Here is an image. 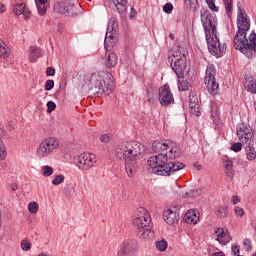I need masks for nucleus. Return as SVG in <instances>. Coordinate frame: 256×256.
I'll list each match as a JSON object with an SVG mask.
<instances>
[{"label":"nucleus","instance_id":"e2e57ef3","mask_svg":"<svg viewBox=\"0 0 256 256\" xmlns=\"http://www.w3.org/2000/svg\"><path fill=\"white\" fill-rule=\"evenodd\" d=\"M201 169V166H198V171Z\"/></svg>","mask_w":256,"mask_h":256},{"label":"nucleus","instance_id":"a18cd8bd","mask_svg":"<svg viewBox=\"0 0 256 256\" xmlns=\"http://www.w3.org/2000/svg\"><path fill=\"white\" fill-rule=\"evenodd\" d=\"M164 13H171L173 11V4L166 3L163 7Z\"/></svg>","mask_w":256,"mask_h":256},{"label":"nucleus","instance_id":"f704fd0d","mask_svg":"<svg viewBox=\"0 0 256 256\" xmlns=\"http://www.w3.org/2000/svg\"><path fill=\"white\" fill-rule=\"evenodd\" d=\"M52 174H53V167H51V166H43L42 167L43 177H51Z\"/></svg>","mask_w":256,"mask_h":256},{"label":"nucleus","instance_id":"9d476101","mask_svg":"<svg viewBox=\"0 0 256 256\" xmlns=\"http://www.w3.org/2000/svg\"><path fill=\"white\" fill-rule=\"evenodd\" d=\"M117 27H119V24H117L115 18H111L108 22L104 40V47L106 51H111L112 47H115V44L117 43Z\"/></svg>","mask_w":256,"mask_h":256},{"label":"nucleus","instance_id":"a211bd4d","mask_svg":"<svg viewBox=\"0 0 256 256\" xmlns=\"http://www.w3.org/2000/svg\"><path fill=\"white\" fill-rule=\"evenodd\" d=\"M163 217H164V221H165V223H167V225H175V223H177V221H179L177 212H174L171 209H167L166 211H164Z\"/></svg>","mask_w":256,"mask_h":256},{"label":"nucleus","instance_id":"c85d7f7f","mask_svg":"<svg viewBox=\"0 0 256 256\" xmlns=\"http://www.w3.org/2000/svg\"><path fill=\"white\" fill-rule=\"evenodd\" d=\"M227 206H220L216 210L217 217H220V219H225L228 215Z\"/></svg>","mask_w":256,"mask_h":256},{"label":"nucleus","instance_id":"6e6d98bb","mask_svg":"<svg viewBox=\"0 0 256 256\" xmlns=\"http://www.w3.org/2000/svg\"><path fill=\"white\" fill-rule=\"evenodd\" d=\"M58 33H63V24L59 23L57 28Z\"/></svg>","mask_w":256,"mask_h":256},{"label":"nucleus","instance_id":"864d4df0","mask_svg":"<svg viewBox=\"0 0 256 256\" xmlns=\"http://www.w3.org/2000/svg\"><path fill=\"white\" fill-rule=\"evenodd\" d=\"M239 201H240L239 196H233V200H232L233 205H237Z\"/></svg>","mask_w":256,"mask_h":256},{"label":"nucleus","instance_id":"dca6fc26","mask_svg":"<svg viewBox=\"0 0 256 256\" xmlns=\"http://www.w3.org/2000/svg\"><path fill=\"white\" fill-rule=\"evenodd\" d=\"M109 4L114 5L120 17H125L127 13V0H109Z\"/></svg>","mask_w":256,"mask_h":256},{"label":"nucleus","instance_id":"603ef678","mask_svg":"<svg viewBox=\"0 0 256 256\" xmlns=\"http://www.w3.org/2000/svg\"><path fill=\"white\" fill-rule=\"evenodd\" d=\"M233 255H239V246H232Z\"/></svg>","mask_w":256,"mask_h":256},{"label":"nucleus","instance_id":"f8f14e48","mask_svg":"<svg viewBox=\"0 0 256 256\" xmlns=\"http://www.w3.org/2000/svg\"><path fill=\"white\" fill-rule=\"evenodd\" d=\"M215 66L208 65L206 69V76L204 78V83L207 87V90L210 92V95H217L219 93V83L215 81L216 75Z\"/></svg>","mask_w":256,"mask_h":256},{"label":"nucleus","instance_id":"3c124183","mask_svg":"<svg viewBox=\"0 0 256 256\" xmlns=\"http://www.w3.org/2000/svg\"><path fill=\"white\" fill-rule=\"evenodd\" d=\"M135 15H137V10H135V8H131L130 19H135Z\"/></svg>","mask_w":256,"mask_h":256},{"label":"nucleus","instance_id":"f3484780","mask_svg":"<svg viewBox=\"0 0 256 256\" xmlns=\"http://www.w3.org/2000/svg\"><path fill=\"white\" fill-rule=\"evenodd\" d=\"M215 235H217L216 241H219L221 245H227L231 241V236L223 228H216Z\"/></svg>","mask_w":256,"mask_h":256},{"label":"nucleus","instance_id":"412c9836","mask_svg":"<svg viewBox=\"0 0 256 256\" xmlns=\"http://www.w3.org/2000/svg\"><path fill=\"white\" fill-rule=\"evenodd\" d=\"M39 57H43V51L37 46L30 47V63H35Z\"/></svg>","mask_w":256,"mask_h":256},{"label":"nucleus","instance_id":"ddd939ff","mask_svg":"<svg viewBox=\"0 0 256 256\" xmlns=\"http://www.w3.org/2000/svg\"><path fill=\"white\" fill-rule=\"evenodd\" d=\"M54 11L65 17H75L77 15V6L71 1L60 2L54 5Z\"/></svg>","mask_w":256,"mask_h":256},{"label":"nucleus","instance_id":"4468645a","mask_svg":"<svg viewBox=\"0 0 256 256\" xmlns=\"http://www.w3.org/2000/svg\"><path fill=\"white\" fill-rule=\"evenodd\" d=\"M237 135L239 141H241L242 145H255V141L253 140L255 137V133L253 132V128L250 126H245L237 130Z\"/></svg>","mask_w":256,"mask_h":256},{"label":"nucleus","instance_id":"6e6552de","mask_svg":"<svg viewBox=\"0 0 256 256\" xmlns=\"http://www.w3.org/2000/svg\"><path fill=\"white\" fill-rule=\"evenodd\" d=\"M200 17L206 37L217 35V16L211 14L209 10L202 9L200 11Z\"/></svg>","mask_w":256,"mask_h":256},{"label":"nucleus","instance_id":"423d86ee","mask_svg":"<svg viewBox=\"0 0 256 256\" xmlns=\"http://www.w3.org/2000/svg\"><path fill=\"white\" fill-rule=\"evenodd\" d=\"M168 61L177 77L181 78L185 75V71H187V51L183 50V52H181L180 49L172 50Z\"/></svg>","mask_w":256,"mask_h":256},{"label":"nucleus","instance_id":"2f4dec72","mask_svg":"<svg viewBox=\"0 0 256 256\" xmlns=\"http://www.w3.org/2000/svg\"><path fill=\"white\" fill-rule=\"evenodd\" d=\"M225 5V11L228 17H231V11H233V0H223Z\"/></svg>","mask_w":256,"mask_h":256},{"label":"nucleus","instance_id":"bb28decb","mask_svg":"<svg viewBox=\"0 0 256 256\" xmlns=\"http://www.w3.org/2000/svg\"><path fill=\"white\" fill-rule=\"evenodd\" d=\"M178 89L179 91L189 90V82L185 80V75H183V77H178Z\"/></svg>","mask_w":256,"mask_h":256},{"label":"nucleus","instance_id":"9b49d317","mask_svg":"<svg viewBox=\"0 0 256 256\" xmlns=\"http://www.w3.org/2000/svg\"><path fill=\"white\" fill-rule=\"evenodd\" d=\"M75 159L76 165L81 171H91L97 165V156L93 153H82Z\"/></svg>","mask_w":256,"mask_h":256},{"label":"nucleus","instance_id":"ea45409f","mask_svg":"<svg viewBox=\"0 0 256 256\" xmlns=\"http://www.w3.org/2000/svg\"><path fill=\"white\" fill-rule=\"evenodd\" d=\"M28 211H30V213H37V211H39V204H37V202H31L28 205Z\"/></svg>","mask_w":256,"mask_h":256},{"label":"nucleus","instance_id":"5701e85b","mask_svg":"<svg viewBox=\"0 0 256 256\" xmlns=\"http://www.w3.org/2000/svg\"><path fill=\"white\" fill-rule=\"evenodd\" d=\"M243 147L246 151V156L248 161H255L256 160L255 145L246 144Z\"/></svg>","mask_w":256,"mask_h":256},{"label":"nucleus","instance_id":"2eb2a0df","mask_svg":"<svg viewBox=\"0 0 256 256\" xmlns=\"http://www.w3.org/2000/svg\"><path fill=\"white\" fill-rule=\"evenodd\" d=\"M158 99L162 107H167L171 103H175V98H173V93H171V88H169L168 84L159 88Z\"/></svg>","mask_w":256,"mask_h":256},{"label":"nucleus","instance_id":"393cba45","mask_svg":"<svg viewBox=\"0 0 256 256\" xmlns=\"http://www.w3.org/2000/svg\"><path fill=\"white\" fill-rule=\"evenodd\" d=\"M223 165H224V169L227 177H229L230 179H233L235 175V170H233V161L226 160L224 161Z\"/></svg>","mask_w":256,"mask_h":256},{"label":"nucleus","instance_id":"c9c22d12","mask_svg":"<svg viewBox=\"0 0 256 256\" xmlns=\"http://www.w3.org/2000/svg\"><path fill=\"white\" fill-rule=\"evenodd\" d=\"M65 181V176L63 174H59L54 176V179L52 180V185H61Z\"/></svg>","mask_w":256,"mask_h":256},{"label":"nucleus","instance_id":"7c9ffc66","mask_svg":"<svg viewBox=\"0 0 256 256\" xmlns=\"http://www.w3.org/2000/svg\"><path fill=\"white\" fill-rule=\"evenodd\" d=\"M7 159V149L5 148V144H3V140L0 138V161H5Z\"/></svg>","mask_w":256,"mask_h":256},{"label":"nucleus","instance_id":"13d9d810","mask_svg":"<svg viewBox=\"0 0 256 256\" xmlns=\"http://www.w3.org/2000/svg\"><path fill=\"white\" fill-rule=\"evenodd\" d=\"M38 5H45L47 3V0H37Z\"/></svg>","mask_w":256,"mask_h":256},{"label":"nucleus","instance_id":"b1692460","mask_svg":"<svg viewBox=\"0 0 256 256\" xmlns=\"http://www.w3.org/2000/svg\"><path fill=\"white\" fill-rule=\"evenodd\" d=\"M117 61H118V58L115 52H111L108 55H106V67L108 69L115 67V65H117Z\"/></svg>","mask_w":256,"mask_h":256},{"label":"nucleus","instance_id":"aec40b11","mask_svg":"<svg viewBox=\"0 0 256 256\" xmlns=\"http://www.w3.org/2000/svg\"><path fill=\"white\" fill-rule=\"evenodd\" d=\"M133 253V244L130 242H123L117 252V256H129Z\"/></svg>","mask_w":256,"mask_h":256},{"label":"nucleus","instance_id":"7ed1b4c3","mask_svg":"<svg viewBox=\"0 0 256 256\" xmlns=\"http://www.w3.org/2000/svg\"><path fill=\"white\" fill-rule=\"evenodd\" d=\"M145 146L141 142H124L117 146L115 155L117 159L125 161V171L128 177H133L139 169V159L145 155Z\"/></svg>","mask_w":256,"mask_h":256},{"label":"nucleus","instance_id":"6ab92c4d","mask_svg":"<svg viewBox=\"0 0 256 256\" xmlns=\"http://www.w3.org/2000/svg\"><path fill=\"white\" fill-rule=\"evenodd\" d=\"M189 108L192 115H196V117L201 115V110L199 109V98H197V95L191 96L189 101Z\"/></svg>","mask_w":256,"mask_h":256},{"label":"nucleus","instance_id":"4d7b16f0","mask_svg":"<svg viewBox=\"0 0 256 256\" xmlns=\"http://www.w3.org/2000/svg\"><path fill=\"white\" fill-rule=\"evenodd\" d=\"M211 256H225V253H223V252H216V253H213Z\"/></svg>","mask_w":256,"mask_h":256},{"label":"nucleus","instance_id":"4c0bfd02","mask_svg":"<svg viewBox=\"0 0 256 256\" xmlns=\"http://www.w3.org/2000/svg\"><path fill=\"white\" fill-rule=\"evenodd\" d=\"M243 149V142L239 143H233L231 145V150L234 151V153H239V151H241Z\"/></svg>","mask_w":256,"mask_h":256},{"label":"nucleus","instance_id":"a19ab883","mask_svg":"<svg viewBox=\"0 0 256 256\" xmlns=\"http://www.w3.org/2000/svg\"><path fill=\"white\" fill-rule=\"evenodd\" d=\"M46 107H47V113H53V111L57 109V104H55V102L53 101H48L46 104Z\"/></svg>","mask_w":256,"mask_h":256},{"label":"nucleus","instance_id":"4be33fe9","mask_svg":"<svg viewBox=\"0 0 256 256\" xmlns=\"http://www.w3.org/2000/svg\"><path fill=\"white\" fill-rule=\"evenodd\" d=\"M245 88L249 93L256 95V76L246 78Z\"/></svg>","mask_w":256,"mask_h":256},{"label":"nucleus","instance_id":"39448f33","mask_svg":"<svg viewBox=\"0 0 256 256\" xmlns=\"http://www.w3.org/2000/svg\"><path fill=\"white\" fill-rule=\"evenodd\" d=\"M91 91L94 95H111L115 89L113 74L109 72L93 73L90 77Z\"/></svg>","mask_w":256,"mask_h":256},{"label":"nucleus","instance_id":"473e14b6","mask_svg":"<svg viewBox=\"0 0 256 256\" xmlns=\"http://www.w3.org/2000/svg\"><path fill=\"white\" fill-rule=\"evenodd\" d=\"M167 240L162 239L160 241L156 242V249H158V251H166L167 250Z\"/></svg>","mask_w":256,"mask_h":256},{"label":"nucleus","instance_id":"58836bf2","mask_svg":"<svg viewBox=\"0 0 256 256\" xmlns=\"http://www.w3.org/2000/svg\"><path fill=\"white\" fill-rule=\"evenodd\" d=\"M206 3L210 10H212L214 13H217L219 11V8L215 5V0H206Z\"/></svg>","mask_w":256,"mask_h":256},{"label":"nucleus","instance_id":"5fc2aeb1","mask_svg":"<svg viewBox=\"0 0 256 256\" xmlns=\"http://www.w3.org/2000/svg\"><path fill=\"white\" fill-rule=\"evenodd\" d=\"M0 13H5V4L0 2Z\"/></svg>","mask_w":256,"mask_h":256},{"label":"nucleus","instance_id":"79ce46f5","mask_svg":"<svg viewBox=\"0 0 256 256\" xmlns=\"http://www.w3.org/2000/svg\"><path fill=\"white\" fill-rule=\"evenodd\" d=\"M55 87V81L53 80H47L44 86L45 91H51Z\"/></svg>","mask_w":256,"mask_h":256},{"label":"nucleus","instance_id":"680f3d73","mask_svg":"<svg viewBox=\"0 0 256 256\" xmlns=\"http://www.w3.org/2000/svg\"><path fill=\"white\" fill-rule=\"evenodd\" d=\"M170 39H175V35L170 34Z\"/></svg>","mask_w":256,"mask_h":256},{"label":"nucleus","instance_id":"09e8293b","mask_svg":"<svg viewBox=\"0 0 256 256\" xmlns=\"http://www.w3.org/2000/svg\"><path fill=\"white\" fill-rule=\"evenodd\" d=\"M46 75H47V77H53L55 75V68L47 67L46 68Z\"/></svg>","mask_w":256,"mask_h":256},{"label":"nucleus","instance_id":"20e7f679","mask_svg":"<svg viewBox=\"0 0 256 256\" xmlns=\"http://www.w3.org/2000/svg\"><path fill=\"white\" fill-rule=\"evenodd\" d=\"M132 224L135 229H138L139 239H153L155 232L151 230V214L147 209L137 208L132 217Z\"/></svg>","mask_w":256,"mask_h":256},{"label":"nucleus","instance_id":"0eeeda50","mask_svg":"<svg viewBox=\"0 0 256 256\" xmlns=\"http://www.w3.org/2000/svg\"><path fill=\"white\" fill-rule=\"evenodd\" d=\"M56 149H59V139L47 137L37 146L36 155L39 159H45V157L53 155Z\"/></svg>","mask_w":256,"mask_h":256},{"label":"nucleus","instance_id":"e433bc0d","mask_svg":"<svg viewBox=\"0 0 256 256\" xmlns=\"http://www.w3.org/2000/svg\"><path fill=\"white\" fill-rule=\"evenodd\" d=\"M22 251H31V242L28 239H23L20 245Z\"/></svg>","mask_w":256,"mask_h":256},{"label":"nucleus","instance_id":"f03ea898","mask_svg":"<svg viewBox=\"0 0 256 256\" xmlns=\"http://www.w3.org/2000/svg\"><path fill=\"white\" fill-rule=\"evenodd\" d=\"M238 30L234 37V49L243 53L248 59L253 58L256 54V33L252 32L247 39V31L251 29V20L249 16L241 9V3L238 2V16H237Z\"/></svg>","mask_w":256,"mask_h":256},{"label":"nucleus","instance_id":"c03bdc74","mask_svg":"<svg viewBox=\"0 0 256 256\" xmlns=\"http://www.w3.org/2000/svg\"><path fill=\"white\" fill-rule=\"evenodd\" d=\"M234 211H235L236 217H243V215H245V210H243V208H241L239 206H236L234 208Z\"/></svg>","mask_w":256,"mask_h":256},{"label":"nucleus","instance_id":"37998d69","mask_svg":"<svg viewBox=\"0 0 256 256\" xmlns=\"http://www.w3.org/2000/svg\"><path fill=\"white\" fill-rule=\"evenodd\" d=\"M185 4L190 7V9H195V7H197L198 2L197 0H184Z\"/></svg>","mask_w":256,"mask_h":256},{"label":"nucleus","instance_id":"a878e982","mask_svg":"<svg viewBox=\"0 0 256 256\" xmlns=\"http://www.w3.org/2000/svg\"><path fill=\"white\" fill-rule=\"evenodd\" d=\"M184 220L192 225H197V221H199V216H197L195 212L189 211L185 214Z\"/></svg>","mask_w":256,"mask_h":256},{"label":"nucleus","instance_id":"c756f323","mask_svg":"<svg viewBox=\"0 0 256 256\" xmlns=\"http://www.w3.org/2000/svg\"><path fill=\"white\" fill-rule=\"evenodd\" d=\"M10 52L7 50V44L5 42H0V57H3V59L9 57Z\"/></svg>","mask_w":256,"mask_h":256},{"label":"nucleus","instance_id":"72a5a7b5","mask_svg":"<svg viewBox=\"0 0 256 256\" xmlns=\"http://www.w3.org/2000/svg\"><path fill=\"white\" fill-rule=\"evenodd\" d=\"M36 7L38 10L39 15L43 16L47 13V6H45V4H39V2L36 0Z\"/></svg>","mask_w":256,"mask_h":256},{"label":"nucleus","instance_id":"de8ad7c7","mask_svg":"<svg viewBox=\"0 0 256 256\" xmlns=\"http://www.w3.org/2000/svg\"><path fill=\"white\" fill-rule=\"evenodd\" d=\"M219 110L217 109V105H211V117H217Z\"/></svg>","mask_w":256,"mask_h":256},{"label":"nucleus","instance_id":"f257e3e1","mask_svg":"<svg viewBox=\"0 0 256 256\" xmlns=\"http://www.w3.org/2000/svg\"><path fill=\"white\" fill-rule=\"evenodd\" d=\"M152 151L157 155L149 157L147 164L154 175L169 177L176 171L185 169L183 162L171 161V159H179L183 155L179 147H169V144L156 140L152 143Z\"/></svg>","mask_w":256,"mask_h":256},{"label":"nucleus","instance_id":"1a4fd4ad","mask_svg":"<svg viewBox=\"0 0 256 256\" xmlns=\"http://www.w3.org/2000/svg\"><path fill=\"white\" fill-rule=\"evenodd\" d=\"M208 50L214 57H223L227 51V44H222L219 41L217 34L206 36Z\"/></svg>","mask_w":256,"mask_h":256},{"label":"nucleus","instance_id":"49530a36","mask_svg":"<svg viewBox=\"0 0 256 256\" xmlns=\"http://www.w3.org/2000/svg\"><path fill=\"white\" fill-rule=\"evenodd\" d=\"M100 141L102 143H109V141H111V136H109V134H102L100 136Z\"/></svg>","mask_w":256,"mask_h":256},{"label":"nucleus","instance_id":"052dcab7","mask_svg":"<svg viewBox=\"0 0 256 256\" xmlns=\"http://www.w3.org/2000/svg\"><path fill=\"white\" fill-rule=\"evenodd\" d=\"M12 191H17V186H13Z\"/></svg>","mask_w":256,"mask_h":256},{"label":"nucleus","instance_id":"bf43d9fd","mask_svg":"<svg viewBox=\"0 0 256 256\" xmlns=\"http://www.w3.org/2000/svg\"><path fill=\"white\" fill-rule=\"evenodd\" d=\"M148 103H150V104H153V103H155V100L153 99V98H151V96L150 95H148Z\"/></svg>","mask_w":256,"mask_h":256},{"label":"nucleus","instance_id":"8fccbe9b","mask_svg":"<svg viewBox=\"0 0 256 256\" xmlns=\"http://www.w3.org/2000/svg\"><path fill=\"white\" fill-rule=\"evenodd\" d=\"M243 245H244V247H246V250L249 251L251 249V240H249L247 238L244 239Z\"/></svg>","mask_w":256,"mask_h":256},{"label":"nucleus","instance_id":"cd10ccee","mask_svg":"<svg viewBox=\"0 0 256 256\" xmlns=\"http://www.w3.org/2000/svg\"><path fill=\"white\" fill-rule=\"evenodd\" d=\"M13 13L16 16L25 15V13H27V8H25V3L17 4L16 6H14Z\"/></svg>","mask_w":256,"mask_h":256}]
</instances>
